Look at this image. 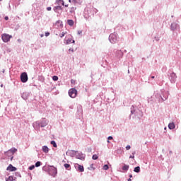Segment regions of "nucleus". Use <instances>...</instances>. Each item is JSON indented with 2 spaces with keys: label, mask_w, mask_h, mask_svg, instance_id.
Wrapping results in <instances>:
<instances>
[{
  "label": "nucleus",
  "mask_w": 181,
  "mask_h": 181,
  "mask_svg": "<svg viewBox=\"0 0 181 181\" xmlns=\"http://www.w3.org/2000/svg\"><path fill=\"white\" fill-rule=\"evenodd\" d=\"M69 95L71 98H76V97H77V90L74 88H71L69 90Z\"/></svg>",
  "instance_id": "obj_5"
},
{
  "label": "nucleus",
  "mask_w": 181,
  "mask_h": 181,
  "mask_svg": "<svg viewBox=\"0 0 181 181\" xmlns=\"http://www.w3.org/2000/svg\"><path fill=\"white\" fill-rule=\"evenodd\" d=\"M81 33H83V31H81V30L78 31V35H81Z\"/></svg>",
  "instance_id": "obj_43"
},
{
  "label": "nucleus",
  "mask_w": 181,
  "mask_h": 181,
  "mask_svg": "<svg viewBox=\"0 0 181 181\" xmlns=\"http://www.w3.org/2000/svg\"><path fill=\"white\" fill-rule=\"evenodd\" d=\"M67 24L69 26H73L74 25V21L73 20H68L67 21Z\"/></svg>",
  "instance_id": "obj_25"
},
{
  "label": "nucleus",
  "mask_w": 181,
  "mask_h": 181,
  "mask_svg": "<svg viewBox=\"0 0 181 181\" xmlns=\"http://www.w3.org/2000/svg\"><path fill=\"white\" fill-rule=\"evenodd\" d=\"M126 149H127V151H129V149H131V146L127 145V146H126Z\"/></svg>",
  "instance_id": "obj_40"
},
{
  "label": "nucleus",
  "mask_w": 181,
  "mask_h": 181,
  "mask_svg": "<svg viewBox=\"0 0 181 181\" xmlns=\"http://www.w3.org/2000/svg\"><path fill=\"white\" fill-rule=\"evenodd\" d=\"M165 129H166V127H165Z\"/></svg>",
  "instance_id": "obj_57"
},
{
  "label": "nucleus",
  "mask_w": 181,
  "mask_h": 181,
  "mask_svg": "<svg viewBox=\"0 0 181 181\" xmlns=\"http://www.w3.org/2000/svg\"><path fill=\"white\" fill-rule=\"evenodd\" d=\"M42 152H44L45 153H49V147H47V146H43Z\"/></svg>",
  "instance_id": "obj_21"
},
{
  "label": "nucleus",
  "mask_w": 181,
  "mask_h": 181,
  "mask_svg": "<svg viewBox=\"0 0 181 181\" xmlns=\"http://www.w3.org/2000/svg\"><path fill=\"white\" fill-rule=\"evenodd\" d=\"M1 39L4 43H8L11 39H12V35H9L8 34L4 33L1 35Z\"/></svg>",
  "instance_id": "obj_4"
},
{
  "label": "nucleus",
  "mask_w": 181,
  "mask_h": 181,
  "mask_svg": "<svg viewBox=\"0 0 181 181\" xmlns=\"http://www.w3.org/2000/svg\"><path fill=\"white\" fill-rule=\"evenodd\" d=\"M74 166H75V169H76V170H78V172H81V173L84 172V166H83L78 163H76L74 165Z\"/></svg>",
  "instance_id": "obj_12"
},
{
  "label": "nucleus",
  "mask_w": 181,
  "mask_h": 181,
  "mask_svg": "<svg viewBox=\"0 0 181 181\" xmlns=\"http://www.w3.org/2000/svg\"><path fill=\"white\" fill-rule=\"evenodd\" d=\"M6 156H10L11 157L10 160H13V154L8 153V155H6Z\"/></svg>",
  "instance_id": "obj_35"
},
{
  "label": "nucleus",
  "mask_w": 181,
  "mask_h": 181,
  "mask_svg": "<svg viewBox=\"0 0 181 181\" xmlns=\"http://www.w3.org/2000/svg\"><path fill=\"white\" fill-rule=\"evenodd\" d=\"M88 170H95V168L94 167V164H90V167L88 168Z\"/></svg>",
  "instance_id": "obj_28"
},
{
  "label": "nucleus",
  "mask_w": 181,
  "mask_h": 181,
  "mask_svg": "<svg viewBox=\"0 0 181 181\" xmlns=\"http://www.w3.org/2000/svg\"><path fill=\"white\" fill-rule=\"evenodd\" d=\"M136 153V152L134 151V152L132 153V155H133V156H129V159H134V158H135V156H134V155H135Z\"/></svg>",
  "instance_id": "obj_36"
},
{
  "label": "nucleus",
  "mask_w": 181,
  "mask_h": 181,
  "mask_svg": "<svg viewBox=\"0 0 181 181\" xmlns=\"http://www.w3.org/2000/svg\"><path fill=\"white\" fill-rule=\"evenodd\" d=\"M47 120L44 118L40 119V121H37L33 123V127L35 131H39L40 128H45L47 125Z\"/></svg>",
  "instance_id": "obj_1"
},
{
  "label": "nucleus",
  "mask_w": 181,
  "mask_h": 181,
  "mask_svg": "<svg viewBox=\"0 0 181 181\" xmlns=\"http://www.w3.org/2000/svg\"><path fill=\"white\" fill-rule=\"evenodd\" d=\"M76 159H81V160H84L86 158V154H83V153L75 152Z\"/></svg>",
  "instance_id": "obj_10"
},
{
  "label": "nucleus",
  "mask_w": 181,
  "mask_h": 181,
  "mask_svg": "<svg viewBox=\"0 0 181 181\" xmlns=\"http://www.w3.org/2000/svg\"><path fill=\"white\" fill-rule=\"evenodd\" d=\"M107 139H108V141H111L113 139V138H112V136H110L107 137Z\"/></svg>",
  "instance_id": "obj_41"
},
{
  "label": "nucleus",
  "mask_w": 181,
  "mask_h": 181,
  "mask_svg": "<svg viewBox=\"0 0 181 181\" xmlns=\"http://www.w3.org/2000/svg\"><path fill=\"white\" fill-rule=\"evenodd\" d=\"M51 145H52V146H54V148H57V144H56V141H51Z\"/></svg>",
  "instance_id": "obj_30"
},
{
  "label": "nucleus",
  "mask_w": 181,
  "mask_h": 181,
  "mask_svg": "<svg viewBox=\"0 0 181 181\" xmlns=\"http://www.w3.org/2000/svg\"><path fill=\"white\" fill-rule=\"evenodd\" d=\"M4 19H5V21H8L9 18H8V16H6V17L4 18Z\"/></svg>",
  "instance_id": "obj_46"
},
{
  "label": "nucleus",
  "mask_w": 181,
  "mask_h": 181,
  "mask_svg": "<svg viewBox=\"0 0 181 181\" xmlns=\"http://www.w3.org/2000/svg\"><path fill=\"white\" fill-rule=\"evenodd\" d=\"M108 169H109L108 165H105L103 166V170H108Z\"/></svg>",
  "instance_id": "obj_37"
},
{
  "label": "nucleus",
  "mask_w": 181,
  "mask_h": 181,
  "mask_svg": "<svg viewBox=\"0 0 181 181\" xmlns=\"http://www.w3.org/2000/svg\"><path fill=\"white\" fill-rule=\"evenodd\" d=\"M56 4L59 6H60V5H63L64 6V1L63 0H56Z\"/></svg>",
  "instance_id": "obj_22"
},
{
  "label": "nucleus",
  "mask_w": 181,
  "mask_h": 181,
  "mask_svg": "<svg viewBox=\"0 0 181 181\" xmlns=\"http://www.w3.org/2000/svg\"><path fill=\"white\" fill-rule=\"evenodd\" d=\"M107 144H110V140L107 139Z\"/></svg>",
  "instance_id": "obj_54"
},
{
  "label": "nucleus",
  "mask_w": 181,
  "mask_h": 181,
  "mask_svg": "<svg viewBox=\"0 0 181 181\" xmlns=\"http://www.w3.org/2000/svg\"><path fill=\"white\" fill-rule=\"evenodd\" d=\"M21 97L23 100H28V98L29 97V93H26V92L23 93Z\"/></svg>",
  "instance_id": "obj_19"
},
{
  "label": "nucleus",
  "mask_w": 181,
  "mask_h": 181,
  "mask_svg": "<svg viewBox=\"0 0 181 181\" xmlns=\"http://www.w3.org/2000/svg\"><path fill=\"white\" fill-rule=\"evenodd\" d=\"M109 40L110 43H112L113 45L117 43L118 40V35L117 33H112L109 36Z\"/></svg>",
  "instance_id": "obj_3"
},
{
  "label": "nucleus",
  "mask_w": 181,
  "mask_h": 181,
  "mask_svg": "<svg viewBox=\"0 0 181 181\" xmlns=\"http://www.w3.org/2000/svg\"><path fill=\"white\" fill-rule=\"evenodd\" d=\"M47 11H52V7H47Z\"/></svg>",
  "instance_id": "obj_44"
},
{
  "label": "nucleus",
  "mask_w": 181,
  "mask_h": 181,
  "mask_svg": "<svg viewBox=\"0 0 181 181\" xmlns=\"http://www.w3.org/2000/svg\"><path fill=\"white\" fill-rule=\"evenodd\" d=\"M131 114H135V107L134 105L131 107Z\"/></svg>",
  "instance_id": "obj_31"
},
{
  "label": "nucleus",
  "mask_w": 181,
  "mask_h": 181,
  "mask_svg": "<svg viewBox=\"0 0 181 181\" xmlns=\"http://www.w3.org/2000/svg\"><path fill=\"white\" fill-rule=\"evenodd\" d=\"M69 52H74V49L70 48V49H69Z\"/></svg>",
  "instance_id": "obj_47"
},
{
  "label": "nucleus",
  "mask_w": 181,
  "mask_h": 181,
  "mask_svg": "<svg viewBox=\"0 0 181 181\" xmlns=\"http://www.w3.org/2000/svg\"><path fill=\"white\" fill-rule=\"evenodd\" d=\"M15 180V177H13V176H9L6 180V181H13Z\"/></svg>",
  "instance_id": "obj_29"
},
{
  "label": "nucleus",
  "mask_w": 181,
  "mask_h": 181,
  "mask_svg": "<svg viewBox=\"0 0 181 181\" xmlns=\"http://www.w3.org/2000/svg\"><path fill=\"white\" fill-rule=\"evenodd\" d=\"M180 29V25L177 23H172L170 25V30L175 32V30H179Z\"/></svg>",
  "instance_id": "obj_7"
},
{
  "label": "nucleus",
  "mask_w": 181,
  "mask_h": 181,
  "mask_svg": "<svg viewBox=\"0 0 181 181\" xmlns=\"http://www.w3.org/2000/svg\"><path fill=\"white\" fill-rule=\"evenodd\" d=\"M74 5H81L83 4V0H71Z\"/></svg>",
  "instance_id": "obj_15"
},
{
  "label": "nucleus",
  "mask_w": 181,
  "mask_h": 181,
  "mask_svg": "<svg viewBox=\"0 0 181 181\" xmlns=\"http://www.w3.org/2000/svg\"><path fill=\"white\" fill-rule=\"evenodd\" d=\"M16 152H18V149L16 148H12L8 151L5 152V155H9V153L10 155H13Z\"/></svg>",
  "instance_id": "obj_14"
},
{
  "label": "nucleus",
  "mask_w": 181,
  "mask_h": 181,
  "mask_svg": "<svg viewBox=\"0 0 181 181\" xmlns=\"http://www.w3.org/2000/svg\"><path fill=\"white\" fill-rule=\"evenodd\" d=\"M7 170H10V172H15L16 170V168L10 164L7 168Z\"/></svg>",
  "instance_id": "obj_16"
},
{
  "label": "nucleus",
  "mask_w": 181,
  "mask_h": 181,
  "mask_svg": "<svg viewBox=\"0 0 181 181\" xmlns=\"http://www.w3.org/2000/svg\"><path fill=\"white\" fill-rule=\"evenodd\" d=\"M175 127H176V126L175 125L174 122H170L168 124L169 129H175Z\"/></svg>",
  "instance_id": "obj_20"
},
{
  "label": "nucleus",
  "mask_w": 181,
  "mask_h": 181,
  "mask_svg": "<svg viewBox=\"0 0 181 181\" xmlns=\"http://www.w3.org/2000/svg\"><path fill=\"white\" fill-rule=\"evenodd\" d=\"M66 35L65 32H62L61 34H59L60 37H64V35Z\"/></svg>",
  "instance_id": "obj_38"
},
{
  "label": "nucleus",
  "mask_w": 181,
  "mask_h": 181,
  "mask_svg": "<svg viewBox=\"0 0 181 181\" xmlns=\"http://www.w3.org/2000/svg\"><path fill=\"white\" fill-rule=\"evenodd\" d=\"M162 95V101H166V100L169 98V92L165 91V90H160Z\"/></svg>",
  "instance_id": "obj_6"
},
{
  "label": "nucleus",
  "mask_w": 181,
  "mask_h": 181,
  "mask_svg": "<svg viewBox=\"0 0 181 181\" xmlns=\"http://www.w3.org/2000/svg\"><path fill=\"white\" fill-rule=\"evenodd\" d=\"M49 35H50V33H45L46 37H47V36H49Z\"/></svg>",
  "instance_id": "obj_42"
},
{
  "label": "nucleus",
  "mask_w": 181,
  "mask_h": 181,
  "mask_svg": "<svg viewBox=\"0 0 181 181\" xmlns=\"http://www.w3.org/2000/svg\"><path fill=\"white\" fill-rule=\"evenodd\" d=\"M41 37H43V35H41Z\"/></svg>",
  "instance_id": "obj_56"
},
{
  "label": "nucleus",
  "mask_w": 181,
  "mask_h": 181,
  "mask_svg": "<svg viewBox=\"0 0 181 181\" xmlns=\"http://www.w3.org/2000/svg\"><path fill=\"white\" fill-rule=\"evenodd\" d=\"M48 173L50 176L56 177V175H57V168L53 165L49 166L48 168Z\"/></svg>",
  "instance_id": "obj_2"
},
{
  "label": "nucleus",
  "mask_w": 181,
  "mask_h": 181,
  "mask_svg": "<svg viewBox=\"0 0 181 181\" xmlns=\"http://www.w3.org/2000/svg\"><path fill=\"white\" fill-rule=\"evenodd\" d=\"M155 40H156V42H159V37H155Z\"/></svg>",
  "instance_id": "obj_45"
},
{
  "label": "nucleus",
  "mask_w": 181,
  "mask_h": 181,
  "mask_svg": "<svg viewBox=\"0 0 181 181\" xmlns=\"http://www.w3.org/2000/svg\"><path fill=\"white\" fill-rule=\"evenodd\" d=\"M53 10L54 11V12H57V13H59V11H62V7L61 6H57L53 8Z\"/></svg>",
  "instance_id": "obj_18"
},
{
  "label": "nucleus",
  "mask_w": 181,
  "mask_h": 181,
  "mask_svg": "<svg viewBox=\"0 0 181 181\" xmlns=\"http://www.w3.org/2000/svg\"><path fill=\"white\" fill-rule=\"evenodd\" d=\"M21 80L22 83H26L28 81V74L26 72L21 74Z\"/></svg>",
  "instance_id": "obj_11"
},
{
  "label": "nucleus",
  "mask_w": 181,
  "mask_h": 181,
  "mask_svg": "<svg viewBox=\"0 0 181 181\" xmlns=\"http://www.w3.org/2000/svg\"><path fill=\"white\" fill-rule=\"evenodd\" d=\"M65 7H66V8H68V7H69V5H68V4L65 5Z\"/></svg>",
  "instance_id": "obj_52"
},
{
  "label": "nucleus",
  "mask_w": 181,
  "mask_h": 181,
  "mask_svg": "<svg viewBox=\"0 0 181 181\" xmlns=\"http://www.w3.org/2000/svg\"><path fill=\"white\" fill-rule=\"evenodd\" d=\"M64 166L65 169H66V170H70V169H71L70 164L65 163L64 165Z\"/></svg>",
  "instance_id": "obj_26"
},
{
  "label": "nucleus",
  "mask_w": 181,
  "mask_h": 181,
  "mask_svg": "<svg viewBox=\"0 0 181 181\" xmlns=\"http://www.w3.org/2000/svg\"><path fill=\"white\" fill-rule=\"evenodd\" d=\"M115 53L116 57H117V59H122V57L124 56V52H122V51L116 50V51H115Z\"/></svg>",
  "instance_id": "obj_13"
},
{
  "label": "nucleus",
  "mask_w": 181,
  "mask_h": 181,
  "mask_svg": "<svg viewBox=\"0 0 181 181\" xmlns=\"http://www.w3.org/2000/svg\"><path fill=\"white\" fill-rule=\"evenodd\" d=\"M69 4H73V1L71 0H69Z\"/></svg>",
  "instance_id": "obj_50"
},
{
  "label": "nucleus",
  "mask_w": 181,
  "mask_h": 181,
  "mask_svg": "<svg viewBox=\"0 0 181 181\" xmlns=\"http://www.w3.org/2000/svg\"><path fill=\"white\" fill-rule=\"evenodd\" d=\"M71 83H74L73 80L71 81Z\"/></svg>",
  "instance_id": "obj_55"
},
{
  "label": "nucleus",
  "mask_w": 181,
  "mask_h": 181,
  "mask_svg": "<svg viewBox=\"0 0 181 181\" xmlns=\"http://www.w3.org/2000/svg\"><path fill=\"white\" fill-rule=\"evenodd\" d=\"M76 9H77V7H71L69 10L70 13H75Z\"/></svg>",
  "instance_id": "obj_27"
},
{
  "label": "nucleus",
  "mask_w": 181,
  "mask_h": 181,
  "mask_svg": "<svg viewBox=\"0 0 181 181\" xmlns=\"http://www.w3.org/2000/svg\"><path fill=\"white\" fill-rule=\"evenodd\" d=\"M129 177L130 178L132 177V174L129 175Z\"/></svg>",
  "instance_id": "obj_53"
},
{
  "label": "nucleus",
  "mask_w": 181,
  "mask_h": 181,
  "mask_svg": "<svg viewBox=\"0 0 181 181\" xmlns=\"http://www.w3.org/2000/svg\"><path fill=\"white\" fill-rule=\"evenodd\" d=\"M33 169H35V165H31L29 167L30 170H33Z\"/></svg>",
  "instance_id": "obj_39"
},
{
  "label": "nucleus",
  "mask_w": 181,
  "mask_h": 181,
  "mask_svg": "<svg viewBox=\"0 0 181 181\" xmlns=\"http://www.w3.org/2000/svg\"><path fill=\"white\" fill-rule=\"evenodd\" d=\"M127 181H132V180L131 178H129Z\"/></svg>",
  "instance_id": "obj_51"
},
{
  "label": "nucleus",
  "mask_w": 181,
  "mask_h": 181,
  "mask_svg": "<svg viewBox=\"0 0 181 181\" xmlns=\"http://www.w3.org/2000/svg\"><path fill=\"white\" fill-rule=\"evenodd\" d=\"M52 80H53L54 81H57V80H59V77H58L57 76H54L52 77Z\"/></svg>",
  "instance_id": "obj_34"
},
{
  "label": "nucleus",
  "mask_w": 181,
  "mask_h": 181,
  "mask_svg": "<svg viewBox=\"0 0 181 181\" xmlns=\"http://www.w3.org/2000/svg\"><path fill=\"white\" fill-rule=\"evenodd\" d=\"M151 78H152V79L155 78V76H151Z\"/></svg>",
  "instance_id": "obj_49"
},
{
  "label": "nucleus",
  "mask_w": 181,
  "mask_h": 181,
  "mask_svg": "<svg viewBox=\"0 0 181 181\" xmlns=\"http://www.w3.org/2000/svg\"><path fill=\"white\" fill-rule=\"evenodd\" d=\"M176 78H177L176 74H175V72H172L170 74L169 80L170 81L171 83H176Z\"/></svg>",
  "instance_id": "obj_9"
},
{
  "label": "nucleus",
  "mask_w": 181,
  "mask_h": 181,
  "mask_svg": "<svg viewBox=\"0 0 181 181\" xmlns=\"http://www.w3.org/2000/svg\"><path fill=\"white\" fill-rule=\"evenodd\" d=\"M1 1H2V0H0V2H1Z\"/></svg>",
  "instance_id": "obj_58"
},
{
  "label": "nucleus",
  "mask_w": 181,
  "mask_h": 181,
  "mask_svg": "<svg viewBox=\"0 0 181 181\" xmlns=\"http://www.w3.org/2000/svg\"><path fill=\"white\" fill-rule=\"evenodd\" d=\"M154 97H156L157 101H158V103H163V100H162V95H161V92L159 93L158 91H156L154 93Z\"/></svg>",
  "instance_id": "obj_8"
},
{
  "label": "nucleus",
  "mask_w": 181,
  "mask_h": 181,
  "mask_svg": "<svg viewBox=\"0 0 181 181\" xmlns=\"http://www.w3.org/2000/svg\"><path fill=\"white\" fill-rule=\"evenodd\" d=\"M18 42L19 43H21V42H22V40L18 39Z\"/></svg>",
  "instance_id": "obj_48"
},
{
  "label": "nucleus",
  "mask_w": 181,
  "mask_h": 181,
  "mask_svg": "<svg viewBox=\"0 0 181 181\" xmlns=\"http://www.w3.org/2000/svg\"><path fill=\"white\" fill-rule=\"evenodd\" d=\"M92 159H93V160H97V159H98V156L96 154L93 155Z\"/></svg>",
  "instance_id": "obj_33"
},
{
  "label": "nucleus",
  "mask_w": 181,
  "mask_h": 181,
  "mask_svg": "<svg viewBox=\"0 0 181 181\" xmlns=\"http://www.w3.org/2000/svg\"><path fill=\"white\" fill-rule=\"evenodd\" d=\"M41 165H42V162L37 161V162L35 163V167H36V168H39V166H40Z\"/></svg>",
  "instance_id": "obj_32"
},
{
  "label": "nucleus",
  "mask_w": 181,
  "mask_h": 181,
  "mask_svg": "<svg viewBox=\"0 0 181 181\" xmlns=\"http://www.w3.org/2000/svg\"><path fill=\"white\" fill-rule=\"evenodd\" d=\"M122 169L124 170V172H127V170L129 169V165L124 164Z\"/></svg>",
  "instance_id": "obj_23"
},
{
  "label": "nucleus",
  "mask_w": 181,
  "mask_h": 181,
  "mask_svg": "<svg viewBox=\"0 0 181 181\" xmlns=\"http://www.w3.org/2000/svg\"><path fill=\"white\" fill-rule=\"evenodd\" d=\"M134 172H136V173H139L141 172V168L139 166L134 168Z\"/></svg>",
  "instance_id": "obj_24"
},
{
  "label": "nucleus",
  "mask_w": 181,
  "mask_h": 181,
  "mask_svg": "<svg viewBox=\"0 0 181 181\" xmlns=\"http://www.w3.org/2000/svg\"><path fill=\"white\" fill-rule=\"evenodd\" d=\"M70 43H75V41L71 38H69V39L65 40V42H64L65 45H70Z\"/></svg>",
  "instance_id": "obj_17"
}]
</instances>
